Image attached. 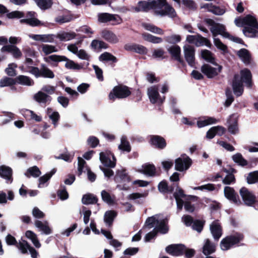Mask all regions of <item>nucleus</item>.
<instances>
[{
	"instance_id": "nucleus-1",
	"label": "nucleus",
	"mask_w": 258,
	"mask_h": 258,
	"mask_svg": "<svg viewBox=\"0 0 258 258\" xmlns=\"http://www.w3.org/2000/svg\"><path fill=\"white\" fill-rule=\"evenodd\" d=\"M154 228L152 231L147 234L145 237V241L148 242L153 238L158 232L165 234L168 231L167 220L161 215H155L149 217L146 221L144 229H150Z\"/></svg>"
},
{
	"instance_id": "nucleus-2",
	"label": "nucleus",
	"mask_w": 258,
	"mask_h": 258,
	"mask_svg": "<svg viewBox=\"0 0 258 258\" xmlns=\"http://www.w3.org/2000/svg\"><path fill=\"white\" fill-rule=\"evenodd\" d=\"M237 27H244L242 31L244 35L248 37H258V23L252 15H248L243 18H236L234 21Z\"/></svg>"
},
{
	"instance_id": "nucleus-3",
	"label": "nucleus",
	"mask_w": 258,
	"mask_h": 258,
	"mask_svg": "<svg viewBox=\"0 0 258 258\" xmlns=\"http://www.w3.org/2000/svg\"><path fill=\"white\" fill-rule=\"evenodd\" d=\"M44 59L46 62L48 63H50L51 61L55 62L66 61L65 67L67 69L79 70L83 68L82 66L76 63L73 60L69 59L63 55H59L56 54L51 55L48 57H44Z\"/></svg>"
},
{
	"instance_id": "nucleus-4",
	"label": "nucleus",
	"mask_w": 258,
	"mask_h": 258,
	"mask_svg": "<svg viewBox=\"0 0 258 258\" xmlns=\"http://www.w3.org/2000/svg\"><path fill=\"white\" fill-rule=\"evenodd\" d=\"M243 238L242 234L239 233L228 235L221 241V249L222 250H227L232 248L234 245L238 243L243 239Z\"/></svg>"
},
{
	"instance_id": "nucleus-5",
	"label": "nucleus",
	"mask_w": 258,
	"mask_h": 258,
	"mask_svg": "<svg viewBox=\"0 0 258 258\" xmlns=\"http://www.w3.org/2000/svg\"><path fill=\"white\" fill-rule=\"evenodd\" d=\"M155 14L161 16L167 15L171 18H174L176 16L174 8L168 5L166 0H158L157 7L155 8Z\"/></svg>"
},
{
	"instance_id": "nucleus-6",
	"label": "nucleus",
	"mask_w": 258,
	"mask_h": 258,
	"mask_svg": "<svg viewBox=\"0 0 258 258\" xmlns=\"http://www.w3.org/2000/svg\"><path fill=\"white\" fill-rule=\"evenodd\" d=\"M131 93L130 89L125 86H117L113 88L110 92L108 97L110 100L114 101L116 98H125Z\"/></svg>"
},
{
	"instance_id": "nucleus-7",
	"label": "nucleus",
	"mask_w": 258,
	"mask_h": 258,
	"mask_svg": "<svg viewBox=\"0 0 258 258\" xmlns=\"http://www.w3.org/2000/svg\"><path fill=\"white\" fill-rule=\"evenodd\" d=\"M114 179L117 184V187L120 190H127L129 189V187L125 184L122 185V183H128L131 181L130 176L127 174L124 169L118 170Z\"/></svg>"
},
{
	"instance_id": "nucleus-8",
	"label": "nucleus",
	"mask_w": 258,
	"mask_h": 258,
	"mask_svg": "<svg viewBox=\"0 0 258 258\" xmlns=\"http://www.w3.org/2000/svg\"><path fill=\"white\" fill-rule=\"evenodd\" d=\"M159 86H152L149 87L147 90V94L150 102L153 104L160 105L165 100L164 96H161L158 92Z\"/></svg>"
},
{
	"instance_id": "nucleus-9",
	"label": "nucleus",
	"mask_w": 258,
	"mask_h": 258,
	"mask_svg": "<svg viewBox=\"0 0 258 258\" xmlns=\"http://www.w3.org/2000/svg\"><path fill=\"white\" fill-rule=\"evenodd\" d=\"M100 162L105 166L114 168L116 165V159L113 154L108 150L101 152L99 154Z\"/></svg>"
},
{
	"instance_id": "nucleus-10",
	"label": "nucleus",
	"mask_w": 258,
	"mask_h": 258,
	"mask_svg": "<svg viewBox=\"0 0 258 258\" xmlns=\"http://www.w3.org/2000/svg\"><path fill=\"white\" fill-rule=\"evenodd\" d=\"M158 0L153 1L152 2L140 1L138 3V5L132 8L136 12H148L150 10H153L155 13V8L157 7Z\"/></svg>"
},
{
	"instance_id": "nucleus-11",
	"label": "nucleus",
	"mask_w": 258,
	"mask_h": 258,
	"mask_svg": "<svg viewBox=\"0 0 258 258\" xmlns=\"http://www.w3.org/2000/svg\"><path fill=\"white\" fill-rule=\"evenodd\" d=\"M240 195L244 204L248 206H252L256 202L255 196L245 187L240 190Z\"/></svg>"
},
{
	"instance_id": "nucleus-12",
	"label": "nucleus",
	"mask_w": 258,
	"mask_h": 258,
	"mask_svg": "<svg viewBox=\"0 0 258 258\" xmlns=\"http://www.w3.org/2000/svg\"><path fill=\"white\" fill-rule=\"evenodd\" d=\"M186 41L189 43L195 44L198 47L206 45L208 47H210L211 45L210 41L207 39L200 35H187L186 38Z\"/></svg>"
},
{
	"instance_id": "nucleus-13",
	"label": "nucleus",
	"mask_w": 258,
	"mask_h": 258,
	"mask_svg": "<svg viewBox=\"0 0 258 258\" xmlns=\"http://www.w3.org/2000/svg\"><path fill=\"white\" fill-rule=\"evenodd\" d=\"M216 67H213L211 65L205 64L201 68V71L208 78H213L218 75L221 72L222 67L215 63Z\"/></svg>"
},
{
	"instance_id": "nucleus-14",
	"label": "nucleus",
	"mask_w": 258,
	"mask_h": 258,
	"mask_svg": "<svg viewBox=\"0 0 258 258\" xmlns=\"http://www.w3.org/2000/svg\"><path fill=\"white\" fill-rule=\"evenodd\" d=\"M191 164V159L186 155H183L175 160V168L179 171L187 170Z\"/></svg>"
},
{
	"instance_id": "nucleus-15",
	"label": "nucleus",
	"mask_w": 258,
	"mask_h": 258,
	"mask_svg": "<svg viewBox=\"0 0 258 258\" xmlns=\"http://www.w3.org/2000/svg\"><path fill=\"white\" fill-rule=\"evenodd\" d=\"M238 117L237 113H233L229 116L227 120L228 130L231 134L235 135L238 132Z\"/></svg>"
},
{
	"instance_id": "nucleus-16",
	"label": "nucleus",
	"mask_w": 258,
	"mask_h": 258,
	"mask_svg": "<svg viewBox=\"0 0 258 258\" xmlns=\"http://www.w3.org/2000/svg\"><path fill=\"white\" fill-rule=\"evenodd\" d=\"M17 247L23 253H26L29 250L32 258H37L38 252L26 241L24 240L19 241Z\"/></svg>"
},
{
	"instance_id": "nucleus-17",
	"label": "nucleus",
	"mask_w": 258,
	"mask_h": 258,
	"mask_svg": "<svg viewBox=\"0 0 258 258\" xmlns=\"http://www.w3.org/2000/svg\"><path fill=\"white\" fill-rule=\"evenodd\" d=\"M213 37H217L218 35H221L224 38L229 37V33L226 31L224 25L219 23L213 24L210 28Z\"/></svg>"
},
{
	"instance_id": "nucleus-18",
	"label": "nucleus",
	"mask_w": 258,
	"mask_h": 258,
	"mask_svg": "<svg viewBox=\"0 0 258 258\" xmlns=\"http://www.w3.org/2000/svg\"><path fill=\"white\" fill-rule=\"evenodd\" d=\"M195 49L189 45L183 46V52L185 58L189 65L194 67L195 64Z\"/></svg>"
},
{
	"instance_id": "nucleus-19",
	"label": "nucleus",
	"mask_w": 258,
	"mask_h": 258,
	"mask_svg": "<svg viewBox=\"0 0 258 258\" xmlns=\"http://www.w3.org/2000/svg\"><path fill=\"white\" fill-rule=\"evenodd\" d=\"M185 250L184 245L182 244H171L166 248V251L173 256H179Z\"/></svg>"
},
{
	"instance_id": "nucleus-20",
	"label": "nucleus",
	"mask_w": 258,
	"mask_h": 258,
	"mask_svg": "<svg viewBox=\"0 0 258 258\" xmlns=\"http://www.w3.org/2000/svg\"><path fill=\"white\" fill-rule=\"evenodd\" d=\"M224 192L225 197L235 204L239 205L241 204L238 196L236 194L232 188L229 186H226L224 188Z\"/></svg>"
},
{
	"instance_id": "nucleus-21",
	"label": "nucleus",
	"mask_w": 258,
	"mask_h": 258,
	"mask_svg": "<svg viewBox=\"0 0 258 258\" xmlns=\"http://www.w3.org/2000/svg\"><path fill=\"white\" fill-rule=\"evenodd\" d=\"M29 37L34 40L45 43L53 42L55 39V35L48 34H30Z\"/></svg>"
},
{
	"instance_id": "nucleus-22",
	"label": "nucleus",
	"mask_w": 258,
	"mask_h": 258,
	"mask_svg": "<svg viewBox=\"0 0 258 258\" xmlns=\"http://www.w3.org/2000/svg\"><path fill=\"white\" fill-rule=\"evenodd\" d=\"M210 229L213 238L218 240L222 234V227L218 221H214L210 226Z\"/></svg>"
},
{
	"instance_id": "nucleus-23",
	"label": "nucleus",
	"mask_w": 258,
	"mask_h": 258,
	"mask_svg": "<svg viewBox=\"0 0 258 258\" xmlns=\"http://www.w3.org/2000/svg\"><path fill=\"white\" fill-rule=\"evenodd\" d=\"M33 99L39 104H48L51 101V97L41 90L35 93Z\"/></svg>"
},
{
	"instance_id": "nucleus-24",
	"label": "nucleus",
	"mask_w": 258,
	"mask_h": 258,
	"mask_svg": "<svg viewBox=\"0 0 258 258\" xmlns=\"http://www.w3.org/2000/svg\"><path fill=\"white\" fill-rule=\"evenodd\" d=\"M76 35V33L73 31H61L55 35V38H58L61 41L66 42L75 39Z\"/></svg>"
},
{
	"instance_id": "nucleus-25",
	"label": "nucleus",
	"mask_w": 258,
	"mask_h": 258,
	"mask_svg": "<svg viewBox=\"0 0 258 258\" xmlns=\"http://www.w3.org/2000/svg\"><path fill=\"white\" fill-rule=\"evenodd\" d=\"M35 225L39 229V231L41 232L42 234L48 235L52 233V230L49 226V223L46 221L42 222L37 220L35 222Z\"/></svg>"
},
{
	"instance_id": "nucleus-26",
	"label": "nucleus",
	"mask_w": 258,
	"mask_h": 258,
	"mask_svg": "<svg viewBox=\"0 0 258 258\" xmlns=\"http://www.w3.org/2000/svg\"><path fill=\"white\" fill-rule=\"evenodd\" d=\"M232 88L234 93L237 96L242 95L243 91V88L241 80H239L238 75L234 76L232 84Z\"/></svg>"
},
{
	"instance_id": "nucleus-27",
	"label": "nucleus",
	"mask_w": 258,
	"mask_h": 258,
	"mask_svg": "<svg viewBox=\"0 0 258 258\" xmlns=\"http://www.w3.org/2000/svg\"><path fill=\"white\" fill-rule=\"evenodd\" d=\"M138 171L149 176H153L155 174L156 168L152 164H145L140 167Z\"/></svg>"
},
{
	"instance_id": "nucleus-28",
	"label": "nucleus",
	"mask_w": 258,
	"mask_h": 258,
	"mask_svg": "<svg viewBox=\"0 0 258 258\" xmlns=\"http://www.w3.org/2000/svg\"><path fill=\"white\" fill-rule=\"evenodd\" d=\"M219 121V120L213 117L205 116L201 118L197 121V125L201 128L207 125L215 124Z\"/></svg>"
},
{
	"instance_id": "nucleus-29",
	"label": "nucleus",
	"mask_w": 258,
	"mask_h": 258,
	"mask_svg": "<svg viewBox=\"0 0 258 258\" xmlns=\"http://www.w3.org/2000/svg\"><path fill=\"white\" fill-rule=\"evenodd\" d=\"M101 36L111 43H116L119 41L117 36L113 32L107 30H104L101 32Z\"/></svg>"
},
{
	"instance_id": "nucleus-30",
	"label": "nucleus",
	"mask_w": 258,
	"mask_h": 258,
	"mask_svg": "<svg viewBox=\"0 0 258 258\" xmlns=\"http://www.w3.org/2000/svg\"><path fill=\"white\" fill-rule=\"evenodd\" d=\"M150 142L152 145L159 149H163L166 146L165 139L158 136H152L150 138Z\"/></svg>"
},
{
	"instance_id": "nucleus-31",
	"label": "nucleus",
	"mask_w": 258,
	"mask_h": 258,
	"mask_svg": "<svg viewBox=\"0 0 258 258\" xmlns=\"http://www.w3.org/2000/svg\"><path fill=\"white\" fill-rule=\"evenodd\" d=\"M204 8L208 12H211L216 15H222L226 12L225 8L214 6L212 4H206L204 6Z\"/></svg>"
},
{
	"instance_id": "nucleus-32",
	"label": "nucleus",
	"mask_w": 258,
	"mask_h": 258,
	"mask_svg": "<svg viewBox=\"0 0 258 258\" xmlns=\"http://www.w3.org/2000/svg\"><path fill=\"white\" fill-rule=\"evenodd\" d=\"M241 80L248 87L252 86L251 74L250 71L247 69L242 70L240 72Z\"/></svg>"
},
{
	"instance_id": "nucleus-33",
	"label": "nucleus",
	"mask_w": 258,
	"mask_h": 258,
	"mask_svg": "<svg viewBox=\"0 0 258 258\" xmlns=\"http://www.w3.org/2000/svg\"><path fill=\"white\" fill-rule=\"evenodd\" d=\"M16 83L24 86H31L34 84V81L30 77L20 75L16 78Z\"/></svg>"
},
{
	"instance_id": "nucleus-34",
	"label": "nucleus",
	"mask_w": 258,
	"mask_h": 258,
	"mask_svg": "<svg viewBox=\"0 0 258 258\" xmlns=\"http://www.w3.org/2000/svg\"><path fill=\"white\" fill-rule=\"evenodd\" d=\"M216 244L212 242L209 239L205 240L203 247V252L205 255H208L215 252Z\"/></svg>"
},
{
	"instance_id": "nucleus-35",
	"label": "nucleus",
	"mask_w": 258,
	"mask_h": 258,
	"mask_svg": "<svg viewBox=\"0 0 258 258\" xmlns=\"http://www.w3.org/2000/svg\"><path fill=\"white\" fill-rule=\"evenodd\" d=\"M20 69L24 72L29 73L34 75L36 78L41 77V69H39L37 67L28 66L25 67L24 66H22L19 67Z\"/></svg>"
},
{
	"instance_id": "nucleus-36",
	"label": "nucleus",
	"mask_w": 258,
	"mask_h": 258,
	"mask_svg": "<svg viewBox=\"0 0 258 258\" xmlns=\"http://www.w3.org/2000/svg\"><path fill=\"white\" fill-rule=\"evenodd\" d=\"M46 113L48 117L52 120V124L56 126L57 121L60 118V115L58 112L53 111L51 108H47Z\"/></svg>"
},
{
	"instance_id": "nucleus-37",
	"label": "nucleus",
	"mask_w": 258,
	"mask_h": 258,
	"mask_svg": "<svg viewBox=\"0 0 258 258\" xmlns=\"http://www.w3.org/2000/svg\"><path fill=\"white\" fill-rule=\"evenodd\" d=\"M237 54L244 63L248 64L250 62V54L247 49L242 48L237 51Z\"/></svg>"
},
{
	"instance_id": "nucleus-38",
	"label": "nucleus",
	"mask_w": 258,
	"mask_h": 258,
	"mask_svg": "<svg viewBox=\"0 0 258 258\" xmlns=\"http://www.w3.org/2000/svg\"><path fill=\"white\" fill-rule=\"evenodd\" d=\"M26 237L32 241L35 247L39 248L41 247V243L38 239L37 235L30 230H28L25 233Z\"/></svg>"
},
{
	"instance_id": "nucleus-39",
	"label": "nucleus",
	"mask_w": 258,
	"mask_h": 258,
	"mask_svg": "<svg viewBox=\"0 0 258 258\" xmlns=\"http://www.w3.org/2000/svg\"><path fill=\"white\" fill-rule=\"evenodd\" d=\"M118 148L122 152H130L131 151V147L130 144L125 137H121L120 144L118 145Z\"/></svg>"
},
{
	"instance_id": "nucleus-40",
	"label": "nucleus",
	"mask_w": 258,
	"mask_h": 258,
	"mask_svg": "<svg viewBox=\"0 0 258 258\" xmlns=\"http://www.w3.org/2000/svg\"><path fill=\"white\" fill-rule=\"evenodd\" d=\"M142 26L146 30L149 31L153 33L159 35L164 34V31L162 29L151 24L143 23Z\"/></svg>"
},
{
	"instance_id": "nucleus-41",
	"label": "nucleus",
	"mask_w": 258,
	"mask_h": 258,
	"mask_svg": "<svg viewBox=\"0 0 258 258\" xmlns=\"http://www.w3.org/2000/svg\"><path fill=\"white\" fill-rule=\"evenodd\" d=\"M168 51L171 55L177 60L180 62V48L178 45H173L168 49Z\"/></svg>"
},
{
	"instance_id": "nucleus-42",
	"label": "nucleus",
	"mask_w": 258,
	"mask_h": 258,
	"mask_svg": "<svg viewBox=\"0 0 258 258\" xmlns=\"http://www.w3.org/2000/svg\"><path fill=\"white\" fill-rule=\"evenodd\" d=\"M142 37L145 40L155 44L160 43L163 41L161 37L153 36L149 33L142 34Z\"/></svg>"
},
{
	"instance_id": "nucleus-43",
	"label": "nucleus",
	"mask_w": 258,
	"mask_h": 258,
	"mask_svg": "<svg viewBox=\"0 0 258 258\" xmlns=\"http://www.w3.org/2000/svg\"><path fill=\"white\" fill-rule=\"evenodd\" d=\"M12 173V170L11 168L5 166L0 167V176L3 178L10 180Z\"/></svg>"
},
{
	"instance_id": "nucleus-44",
	"label": "nucleus",
	"mask_w": 258,
	"mask_h": 258,
	"mask_svg": "<svg viewBox=\"0 0 258 258\" xmlns=\"http://www.w3.org/2000/svg\"><path fill=\"white\" fill-rule=\"evenodd\" d=\"M21 23H26L31 26L36 27L43 25V23L36 18H28L20 20Z\"/></svg>"
},
{
	"instance_id": "nucleus-45",
	"label": "nucleus",
	"mask_w": 258,
	"mask_h": 258,
	"mask_svg": "<svg viewBox=\"0 0 258 258\" xmlns=\"http://www.w3.org/2000/svg\"><path fill=\"white\" fill-rule=\"evenodd\" d=\"M116 213L114 211H108L105 212L104 216V220L105 223L110 226L115 217L116 216Z\"/></svg>"
},
{
	"instance_id": "nucleus-46",
	"label": "nucleus",
	"mask_w": 258,
	"mask_h": 258,
	"mask_svg": "<svg viewBox=\"0 0 258 258\" xmlns=\"http://www.w3.org/2000/svg\"><path fill=\"white\" fill-rule=\"evenodd\" d=\"M41 77L53 79L54 78V74L50 69L42 64L41 65Z\"/></svg>"
},
{
	"instance_id": "nucleus-47",
	"label": "nucleus",
	"mask_w": 258,
	"mask_h": 258,
	"mask_svg": "<svg viewBox=\"0 0 258 258\" xmlns=\"http://www.w3.org/2000/svg\"><path fill=\"white\" fill-rule=\"evenodd\" d=\"M201 55L202 58L207 61L215 64V58L210 51L206 49L203 50L201 51Z\"/></svg>"
},
{
	"instance_id": "nucleus-48",
	"label": "nucleus",
	"mask_w": 258,
	"mask_h": 258,
	"mask_svg": "<svg viewBox=\"0 0 258 258\" xmlns=\"http://www.w3.org/2000/svg\"><path fill=\"white\" fill-rule=\"evenodd\" d=\"M38 7L42 10H46L50 8L52 5L51 0H34Z\"/></svg>"
},
{
	"instance_id": "nucleus-49",
	"label": "nucleus",
	"mask_w": 258,
	"mask_h": 258,
	"mask_svg": "<svg viewBox=\"0 0 258 258\" xmlns=\"http://www.w3.org/2000/svg\"><path fill=\"white\" fill-rule=\"evenodd\" d=\"M232 159L234 162L241 166H245L247 164V161L243 158L240 153H236L232 156Z\"/></svg>"
},
{
	"instance_id": "nucleus-50",
	"label": "nucleus",
	"mask_w": 258,
	"mask_h": 258,
	"mask_svg": "<svg viewBox=\"0 0 258 258\" xmlns=\"http://www.w3.org/2000/svg\"><path fill=\"white\" fill-rule=\"evenodd\" d=\"M82 201L85 205L92 204L97 202V200L93 195L87 194L83 196Z\"/></svg>"
},
{
	"instance_id": "nucleus-51",
	"label": "nucleus",
	"mask_w": 258,
	"mask_h": 258,
	"mask_svg": "<svg viewBox=\"0 0 258 258\" xmlns=\"http://www.w3.org/2000/svg\"><path fill=\"white\" fill-rule=\"evenodd\" d=\"M42 50L43 52V53L46 55L49 54L53 52H56L58 51L56 46L48 44L42 45Z\"/></svg>"
},
{
	"instance_id": "nucleus-52",
	"label": "nucleus",
	"mask_w": 258,
	"mask_h": 258,
	"mask_svg": "<svg viewBox=\"0 0 258 258\" xmlns=\"http://www.w3.org/2000/svg\"><path fill=\"white\" fill-rule=\"evenodd\" d=\"M91 46L92 48L96 50L107 48V44L104 42L98 40H93L91 43Z\"/></svg>"
},
{
	"instance_id": "nucleus-53",
	"label": "nucleus",
	"mask_w": 258,
	"mask_h": 258,
	"mask_svg": "<svg viewBox=\"0 0 258 258\" xmlns=\"http://www.w3.org/2000/svg\"><path fill=\"white\" fill-rule=\"evenodd\" d=\"M55 172V170L54 169H53L50 172L40 177L39 179V184L38 187L39 188L42 187V185H43L46 182H47Z\"/></svg>"
},
{
	"instance_id": "nucleus-54",
	"label": "nucleus",
	"mask_w": 258,
	"mask_h": 258,
	"mask_svg": "<svg viewBox=\"0 0 258 258\" xmlns=\"http://www.w3.org/2000/svg\"><path fill=\"white\" fill-rule=\"evenodd\" d=\"M16 83V79L11 78L4 77L0 80V87H4L12 86Z\"/></svg>"
},
{
	"instance_id": "nucleus-55",
	"label": "nucleus",
	"mask_w": 258,
	"mask_h": 258,
	"mask_svg": "<svg viewBox=\"0 0 258 258\" xmlns=\"http://www.w3.org/2000/svg\"><path fill=\"white\" fill-rule=\"evenodd\" d=\"M247 181L249 184H253L258 182V171L249 173L247 176Z\"/></svg>"
},
{
	"instance_id": "nucleus-56",
	"label": "nucleus",
	"mask_w": 258,
	"mask_h": 258,
	"mask_svg": "<svg viewBox=\"0 0 258 258\" xmlns=\"http://www.w3.org/2000/svg\"><path fill=\"white\" fill-rule=\"evenodd\" d=\"M99 60L101 61H116V58L111 53L105 52L100 55Z\"/></svg>"
},
{
	"instance_id": "nucleus-57",
	"label": "nucleus",
	"mask_w": 258,
	"mask_h": 258,
	"mask_svg": "<svg viewBox=\"0 0 258 258\" xmlns=\"http://www.w3.org/2000/svg\"><path fill=\"white\" fill-rule=\"evenodd\" d=\"M17 67V65L16 63H10L8 67L5 69V72L9 76H15L16 75V71L15 69Z\"/></svg>"
},
{
	"instance_id": "nucleus-58",
	"label": "nucleus",
	"mask_w": 258,
	"mask_h": 258,
	"mask_svg": "<svg viewBox=\"0 0 258 258\" xmlns=\"http://www.w3.org/2000/svg\"><path fill=\"white\" fill-rule=\"evenodd\" d=\"M184 8L189 10H195L197 9V5L195 2L192 0H182L181 2Z\"/></svg>"
},
{
	"instance_id": "nucleus-59",
	"label": "nucleus",
	"mask_w": 258,
	"mask_h": 258,
	"mask_svg": "<svg viewBox=\"0 0 258 258\" xmlns=\"http://www.w3.org/2000/svg\"><path fill=\"white\" fill-rule=\"evenodd\" d=\"M181 38L179 35L173 34L165 37L166 42L169 43H176L181 41Z\"/></svg>"
},
{
	"instance_id": "nucleus-60",
	"label": "nucleus",
	"mask_w": 258,
	"mask_h": 258,
	"mask_svg": "<svg viewBox=\"0 0 258 258\" xmlns=\"http://www.w3.org/2000/svg\"><path fill=\"white\" fill-rule=\"evenodd\" d=\"M23 51L24 53L25 57H30L31 58H35L36 57V52L33 48L30 47H25L23 48Z\"/></svg>"
},
{
	"instance_id": "nucleus-61",
	"label": "nucleus",
	"mask_w": 258,
	"mask_h": 258,
	"mask_svg": "<svg viewBox=\"0 0 258 258\" xmlns=\"http://www.w3.org/2000/svg\"><path fill=\"white\" fill-rule=\"evenodd\" d=\"M214 43L216 47L222 51L223 52H226L227 51V46L224 44L221 40L217 37L214 38Z\"/></svg>"
},
{
	"instance_id": "nucleus-62",
	"label": "nucleus",
	"mask_w": 258,
	"mask_h": 258,
	"mask_svg": "<svg viewBox=\"0 0 258 258\" xmlns=\"http://www.w3.org/2000/svg\"><path fill=\"white\" fill-rule=\"evenodd\" d=\"M79 31L86 34L88 37H91L94 31L91 27L87 25L82 26L79 28Z\"/></svg>"
},
{
	"instance_id": "nucleus-63",
	"label": "nucleus",
	"mask_w": 258,
	"mask_h": 258,
	"mask_svg": "<svg viewBox=\"0 0 258 258\" xmlns=\"http://www.w3.org/2000/svg\"><path fill=\"white\" fill-rule=\"evenodd\" d=\"M28 173H30L33 177H37L40 175L41 172L37 167L33 166L28 169L27 172L25 173V175L28 176Z\"/></svg>"
},
{
	"instance_id": "nucleus-64",
	"label": "nucleus",
	"mask_w": 258,
	"mask_h": 258,
	"mask_svg": "<svg viewBox=\"0 0 258 258\" xmlns=\"http://www.w3.org/2000/svg\"><path fill=\"white\" fill-rule=\"evenodd\" d=\"M82 213L83 214V221L85 224H87L90 220V217L91 215V211L88 210L86 207H83L82 209Z\"/></svg>"
}]
</instances>
